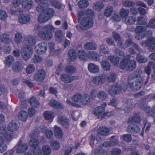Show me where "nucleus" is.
I'll return each instance as SVG.
<instances>
[{
	"label": "nucleus",
	"mask_w": 155,
	"mask_h": 155,
	"mask_svg": "<svg viewBox=\"0 0 155 155\" xmlns=\"http://www.w3.org/2000/svg\"><path fill=\"white\" fill-rule=\"evenodd\" d=\"M113 35L116 42L117 43V45L118 47L119 46H121L122 40L120 35L117 32H113Z\"/></svg>",
	"instance_id": "42"
},
{
	"label": "nucleus",
	"mask_w": 155,
	"mask_h": 155,
	"mask_svg": "<svg viewBox=\"0 0 155 155\" xmlns=\"http://www.w3.org/2000/svg\"><path fill=\"white\" fill-rule=\"evenodd\" d=\"M50 105L55 108L62 109L63 108V106L60 103L55 100H52L49 103Z\"/></svg>",
	"instance_id": "32"
},
{
	"label": "nucleus",
	"mask_w": 155,
	"mask_h": 155,
	"mask_svg": "<svg viewBox=\"0 0 155 155\" xmlns=\"http://www.w3.org/2000/svg\"><path fill=\"white\" fill-rule=\"evenodd\" d=\"M85 13L88 17L84 18L80 25V27L84 29L89 28L92 26L93 22L92 17L94 15V12L92 10L88 9L85 11Z\"/></svg>",
	"instance_id": "4"
},
{
	"label": "nucleus",
	"mask_w": 155,
	"mask_h": 155,
	"mask_svg": "<svg viewBox=\"0 0 155 155\" xmlns=\"http://www.w3.org/2000/svg\"><path fill=\"white\" fill-rule=\"evenodd\" d=\"M23 68V62L21 60L15 61L12 67L13 71L15 73L21 72Z\"/></svg>",
	"instance_id": "14"
},
{
	"label": "nucleus",
	"mask_w": 155,
	"mask_h": 155,
	"mask_svg": "<svg viewBox=\"0 0 155 155\" xmlns=\"http://www.w3.org/2000/svg\"><path fill=\"white\" fill-rule=\"evenodd\" d=\"M88 2L86 0H81L78 2V6L80 8H85L89 5Z\"/></svg>",
	"instance_id": "49"
},
{
	"label": "nucleus",
	"mask_w": 155,
	"mask_h": 155,
	"mask_svg": "<svg viewBox=\"0 0 155 155\" xmlns=\"http://www.w3.org/2000/svg\"><path fill=\"white\" fill-rule=\"evenodd\" d=\"M43 153L44 155H49L51 152V149L49 146L46 145L42 147Z\"/></svg>",
	"instance_id": "48"
},
{
	"label": "nucleus",
	"mask_w": 155,
	"mask_h": 155,
	"mask_svg": "<svg viewBox=\"0 0 155 155\" xmlns=\"http://www.w3.org/2000/svg\"><path fill=\"white\" fill-rule=\"evenodd\" d=\"M100 49L104 54H108L109 52L108 47L106 45H102L100 46Z\"/></svg>",
	"instance_id": "64"
},
{
	"label": "nucleus",
	"mask_w": 155,
	"mask_h": 155,
	"mask_svg": "<svg viewBox=\"0 0 155 155\" xmlns=\"http://www.w3.org/2000/svg\"><path fill=\"white\" fill-rule=\"evenodd\" d=\"M124 5L127 7L134 6L135 5V3L131 1L125 0L122 3Z\"/></svg>",
	"instance_id": "55"
},
{
	"label": "nucleus",
	"mask_w": 155,
	"mask_h": 155,
	"mask_svg": "<svg viewBox=\"0 0 155 155\" xmlns=\"http://www.w3.org/2000/svg\"><path fill=\"white\" fill-rule=\"evenodd\" d=\"M21 141L18 145L17 152L18 153H22L25 152L27 149L28 145L26 143H22Z\"/></svg>",
	"instance_id": "23"
},
{
	"label": "nucleus",
	"mask_w": 155,
	"mask_h": 155,
	"mask_svg": "<svg viewBox=\"0 0 155 155\" xmlns=\"http://www.w3.org/2000/svg\"><path fill=\"white\" fill-rule=\"evenodd\" d=\"M78 56L81 60H84L86 59L87 54L84 51L81 50L78 51Z\"/></svg>",
	"instance_id": "47"
},
{
	"label": "nucleus",
	"mask_w": 155,
	"mask_h": 155,
	"mask_svg": "<svg viewBox=\"0 0 155 155\" xmlns=\"http://www.w3.org/2000/svg\"><path fill=\"white\" fill-rule=\"evenodd\" d=\"M39 5L36 7V10L38 12H40L42 11L45 10L46 9H45V7L48 6V4L47 3H38Z\"/></svg>",
	"instance_id": "39"
},
{
	"label": "nucleus",
	"mask_w": 155,
	"mask_h": 155,
	"mask_svg": "<svg viewBox=\"0 0 155 155\" xmlns=\"http://www.w3.org/2000/svg\"><path fill=\"white\" fill-rule=\"evenodd\" d=\"M44 117L46 120H49L53 117V114L51 112L47 111L45 112Z\"/></svg>",
	"instance_id": "63"
},
{
	"label": "nucleus",
	"mask_w": 155,
	"mask_h": 155,
	"mask_svg": "<svg viewBox=\"0 0 155 155\" xmlns=\"http://www.w3.org/2000/svg\"><path fill=\"white\" fill-rule=\"evenodd\" d=\"M26 41L27 42L29 47L34 45L36 42V39L35 37L33 36H29L27 38Z\"/></svg>",
	"instance_id": "36"
},
{
	"label": "nucleus",
	"mask_w": 155,
	"mask_h": 155,
	"mask_svg": "<svg viewBox=\"0 0 155 155\" xmlns=\"http://www.w3.org/2000/svg\"><path fill=\"white\" fill-rule=\"evenodd\" d=\"M61 81L65 83H68L71 82L74 80L73 76L67 74H63L61 76Z\"/></svg>",
	"instance_id": "22"
},
{
	"label": "nucleus",
	"mask_w": 155,
	"mask_h": 155,
	"mask_svg": "<svg viewBox=\"0 0 155 155\" xmlns=\"http://www.w3.org/2000/svg\"><path fill=\"white\" fill-rule=\"evenodd\" d=\"M137 22L140 25H144L146 24L147 21L146 19L143 17L139 16L137 18Z\"/></svg>",
	"instance_id": "58"
},
{
	"label": "nucleus",
	"mask_w": 155,
	"mask_h": 155,
	"mask_svg": "<svg viewBox=\"0 0 155 155\" xmlns=\"http://www.w3.org/2000/svg\"><path fill=\"white\" fill-rule=\"evenodd\" d=\"M84 48L86 50H95L97 48L96 44L93 42H87L84 45Z\"/></svg>",
	"instance_id": "20"
},
{
	"label": "nucleus",
	"mask_w": 155,
	"mask_h": 155,
	"mask_svg": "<svg viewBox=\"0 0 155 155\" xmlns=\"http://www.w3.org/2000/svg\"><path fill=\"white\" fill-rule=\"evenodd\" d=\"M7 13L4 10L0 9V20L5 21L8 18Z\"/></svg>",
	"instance_id": "51"
},
{
	"label": "nucleus",
	"mask_w": 155,
	"mask_h": 155,
	"mask_svg": "<svg viewBox=\"0 0 155 155\" xmlns=\"http://www.w3.org/2000/svg\"><path fill=\"white\" fill-rule=\"evenodd\" d=\"M28 102L34 108L37 107L39 104L38 101L34 97H31L29 100Z\"/></svg>",
	"instance_id": "40"
},
{
	"label": "nucleus",
	"mask_w": 155,
	"mask_h": 155,
	"mask_svg": "<svg viewBox=\"0 0 155 155\" xmlns=\"http://www.w3.org/2000/svg\"><path fill=\"white\" fill-rule=\"evenodd\" d=\"M51 146L54 150H58L60 147L59 143L57 141H54L51 142Z\"/></svg>",
	"instance_id": "56"
},
{
	"label": "nucleus",
	"mask_w": 155,
	"mask_h": 155,
	"mask_svg": "<svg viewBox=\"0 0 155 155\" xmlns=\"http://www.w3.org/2000/svg\"><path fill=\"white\" fill-rule=\"evenodd\" d=\"M15 61L14 57L12 55H9L5 58V65L8 67L11 66V64Z\"/></svg>",
	"instance_id": "33"
},
{
	"label": "nucleus",
	"mask_w": 155,
	"mask_h": 155,
	"mask_svg": "<svg viewBox=\"0 0 155 155\" xmlns=\"http://www.w3.org/2000/svg\"><path fill=\"white\" fill-rule=\"evenodd\" d=\"M132 45L133 48H135L137 51H141V49L140 47L136 44L133 43L132 40L130 38L127 39L125 41L124 44H123L122 41L121 43V46H119V47L121 48L125 49Z\"/></svg>",
	"instance_id": "10"
},
{
	"label": "nucleus",
	"mask_w": 155,
	"mask_h": 155,
	"mask_svg": "<svg viewBox=\"0 0 155 155\" xmlns=\"http://www.w3.org/2000/svg\"><path fill=\"white\" fill-rule=\"evenodd\" d=\"M90 54L92 59L94 61H98L100 59V55L96 52L92 51L90 53Z\"/></svg>",
	"instance_id": "50"
},
{
	"label": "nucleus",
	"mask_w": 155,
	"mask_h": 155,
	"mask_svg": "<svg viewBox=\"0 0 155 155\" xmlns=\"http://www.w3.org/2000/svg\"><path fill=\"white\" fill-rule=\"evenodd\" d=\"M39 133L38 131L35 130L30 134V137L31 139L29 140V143L34 149V153L35 155H42L40 147L38 146V141L36 139L38 137Z\"/></svg>",
	"instance_id": "3"
},
{
	"label": "nucleus",
	"mask_w": 155,
	"mask_h": 155,
	"mask_svg": "<svg viewBox=\"0 0 155 155\" xmlns=\"http://www.w3.org/2000/svg\"><path fill=\"white\" fill-rule=\"evenodd\" d=\"M116 79V75L114 73H112L108 76L107 79L108 81L109 82H114Z\"/></svg>",
	"instance_id": "60"
},
{
	"label": "nucleus",
	"mask_w": 155,
	"mask_h": 155,
	"mask_svg": "<svg viewBox=\"0 0 155 155\" xmlns=\"http://www.w3.org/2000/svg\"><path fill=\"white\" fill-rule=\"evenodd\" d=\"M92 82L95 84L101 85L104 83V79L102 76H100L93 78Z\"/></svg>",
	"instance_id": "28"
},
{
	"label": "nucleus",
	"mask_w": 155,
	"mask_h": 155,
	"mask_svg": "<svg viewBox=\"0 0 155 155\" xmlns=\"http://www.w3.org/2000/svg\"><path fill=\"white\" fill-rule=\"evenodd\" d=\"M34 30L38 32V37L42 40L49 41L53 37L52 32L54 31V28L51 25L48 24L44 26H39L38 24L35 25Z\"/></svg>",
	"instance_id": "2"
},
{
	"label": "nucleus",
	"mask_w": 155,
	"mask_h": 155,
	"mask_svg": "<svg viewBox=\"0 0 155 155\" xmlns=\"http://www.w3.org/2000/svg\"><path fill=\"white\" fill-rule=\"evenodd\" d=\"M54 13V12L53 9L47 8L39 15L38 17V21L41 23L46 22L51 18Z\"/></svg>",
	"instance_id": "7"
},
{
	"label": "nucleus",
	"mask_w": 155,
	"mask_h": 155,
	"mask_svg": "<svg viewBox=\"0 0 155 155\" xmlns=\"http://www.w3.org/2000/svg\"><path fill=\"white\" fill-rule=\"evenodd\" d=\"M108 59L114 65L117 66L118 64L119 59L114 56H110L108 57Z\"/></svg>",
	"instance_id": "46"
},
{
	"label": "nucleus",
	"mask_w": 155,
	"mask_h": 155,
	"mask_svg": "<svg viewBox=\"0 0 155 155\" xmlns=\"http://www.w3.org/2000/svg\"><path fill=\"white\" fill-rule=\"evenodd\" d=\"M113 8L112 7L108 6L107 7L104 12V15L107 17H109L112 13Z\"/></svg>",
	"instance_id": "43"
},
{
	"label": "nucleus",
	"mask_w": 155,
	"mask_h": 155,
	"mask_svg": "<svg viewBox=\"0 0 155 155\" xmlns=\"http://www.w3.org/2000/svg\"><path fill=\"white\" fill-rule=\"evenodd\" d=\"M81 102L84 105L88 104L90 102V97L87 94H85L82 97Z\"/></svg>",
	"instance_id": "44"
},
{
	"label": "nucleus",
	"mask_w": 155,
	"mask_h": 155,
	"mask_svg": "<svg viewBox=\"0 0 155 155\" xmlns=\"http://www.w3.org/2000/svg\"><path fill=\"white\" fill-rule=\"evenodd\" d=\"M104 111L105 108L104 107L102 106H98L94 110L93 114L98 118L101 116V119H103L104 118L108 115V113L104 112Z\"/></svg>",
	"instance_id": "9"
},
{
	"label": "nucleus",
	"mask_w": 155,
	"mask_h": 155,
	"mask_svg": "<svg viewBox=\"0 0 155 155\" xmlns=\"http://www.w3.org/2000/svg\"><path fill=\"white\" fill-rule=\"evenodd\" d=\"M125 104H127V113L131 110L132 108L134 107L135 106V103L134 102L133 100L130 98L127 99L125 101Z\"/></svg>",
	"instance_id": "31"
},
{
	"label": "nucleus",
	"mask_w": 155,
	"mask_h": 155,
	"mask_svg": "<svg viewBox=\"0 0 155 155\" xmlns=\"http://www.w3.org/2000/svg\"><path fill=\"white\" fill-rule=\"evenodd\" d=\"M18 117L19 120L22 121H25L28 118V115L26 112L22 110L19 112Z\"/></svg>",
	"instance_id": "37"
},
{
	"label": "nucleus",
	"mask_w": 155,
	"mask_h": 155,
	"mask_svg": "<svg viewBox=\"0 0 155 155\" xmlns=\"http://www.w3.org/2000/svg\"><path fill=\"white\" fill-rule=\"evenodd\" d=\"M144 111L146 112L148 117H152L155 115V109L154 108L147 107L144 109Z\"/></svg>",
	"instance_id": "38"
},
{
	"label": "nucleus",
	"mask_w": 155,
	"mask_h": 155,
	"mask_svg": "<svg viewBox=\"0 0 155 155\" xmlns=\"http://www.w3.org/2000/svg\"><path fill=\"white\" fill-rule=\"evenodd\" d=\"M142 71L137 69L128 77V85L133 91H137L140 89L144 82V78L141 75Z\"/></svg>",
	"instance_id": "1"
},
{
	"label": "nucleus",
	"mask_w": 155,
	"mask_h": 155,
	"mask_svg": "<svg viewBox=\"0 0 155 155\" xmlns=\"http://www.w3.org/2000/svg\"><path fill=\"white\" fill-rule=\"evenodd\" d=\"M129 13V11L128 9L122 8L120 10V14L122 18H125L128 16Z\"/></svg>",
	"instance_id": "53"
},
{
	"label": "nucleus",
	"mask_w": 155,
	"mask_h": 155,
	"mask_svg": "<svg viewBox=\"0 0 155 155\" xmlns=\"http://www.w3.org/2000/svg\"><path fill=\"white\" fill-rule=\"evenodd\" d=\"M97 96L99 99L103 101L107 98V95L104 91H100L97 93Z\"/></svg>",
	"instance_id": "45"
},
{
	"label": "nucleus",
	"mask_w": 155,
	"mask_h": 155,
	"mask_svg": "<svg viewBox=\"0 0 155 155\" xmlns=\"http://www.w3.org/2000/svg\"><path fill=\"white\" fill-rule=\"evenodd\" d=\"M32 52L31 48L28 45L23 46L21 52L22 58L25 61L29 60L31 57Z\"/></svg>",
	"instance_id": "8"
},
{
	"label": "nucleus",
	"mask_w": 155,
	"mask_h": 155,
	"mask_svg": "<svg viewBox=\"0 0 155 155\" xmlns=\"http://www.w3.org/2000/svg\"><path fill=\"white\" fill-rule=\"evenodd\" d=\"M147 30V27L138 26L135 28V32L137 34L142 33Z\"/></svg>",
	"instance_id": "54"
},
{
	"label": "nucleus",
	"mask_w": 155,
	"mask_h": 155,
	"mask_svg": "<svg viewBox=\"0 0 155 155\" xmlns=\"http://www.w3.org/2000/svg\"><path fill=\"white\" fill-rule=\"evenodd\" d=\"M123 140L125 142L129 143L132 140L131 136L130 134H125L121 136Z\"/></svg>",
	"instance_id": "61"
},
{
	"label": "nucleus",
	"mask_w": 155,
	"mask_h": 155,
	"mask_svg": "<svg viewBox=\"0 0 155 155\" xmlns=\"http://www.w3.org/2000/svg\"><path fill=\"white\" fill-rule=\"evenodd\" d=\"M136 59L139 63H145L147 61V60L146 57L140 54H137L136 56Z\"/></svg>",
	"instance_id": "41"
},
{
	"label": "nucleus",
	"mask_w": 155,
	"mask_h": 155,
	"mask_svg": "<svg viewBox=\"0 0 155 155\" xmlns=\"http://www.w3.org/2000/svg\"><path fill=\"white\" fill-rule=\"evenodd\" d=\"M35 69L34 65L32 64L28 65L26 68V71L27 73L30 74L34 71Z\"/></svg>",
	"instance_id": "57"
},
{
	"label": "nucleus",
	"mask_w": 155,
	"mask_h": 155,
	"mask_svg": "<svg viewBox=\"0 0 155 155\" xmlns=\"http://www.w3.org/2000/svg\"><path fill=\"white\" fill-rule=\"evenodd\" d=\"M31 20L30 15L28 14H20L18 18V21L21 24H26Z\"/></svg>",
	"instance_id": "16"
},
{
	"label": "nucleus",
	"mask_w": 155,
	"mask_h": 155,
	"mask_svg": "<svg viewBox=\"0 0 155 155\" xmlns=\"http://www.w3.org/2000/svg\"><path fill=\"white\" fill-rule=\"evenodd\" d=\"M54 134L58 138H61L62 137V132L61 128L59 127L55 126L54 127Z\"/></svg>",
	"instance_id": "34"
},
{
	"label": "nucleus",
	"mask_w": 155,
	"mask_h": 155,
	"mask_svg": "<svg viewBox=\"0 0 155 155\" xmlns=\"http://www.w3.org/2000/svg\"><path fill=\"white\" fill-rule=\"evenodd\" d=\"M98 131V133L97 134L96 137L94 134H92L91 136L90 144L92 147H94V145L95 143L97 144L98 141L101 140V137L99 136L100 135L106 136L109 134L110 131L107 128L102 126L99 127Z\"/></svg>",
	"instance_id": "5"
},
{
	"label": "nucleus",
	"mask_w": 155,
	"mask_h": 155,
	"mask_svg": "<svg viewBox=\"0 0 155 155\" xmlns=\"http://www.w3.org/2000/svg\"><path fill=\"white\" fill-rule=\"evenodd\" d=\"M65 72L70 74H72L75 72V69L72 66L68 65L65 68Z\"/></svg>",
	"instance_id": "52"
},
{
	"label": "nucleus",
	"mask_w": 155,
	"mask_h": 155,
	"mask_svg": "<svg viewBox=\"0 0 155 155\" xmlns=\"http://www.w3.org/2000/svg\"><path fill=\"white\" fill-rule=\"evenodd\" d=\"M141 44L142 46L148 47L151 51L155 49V40L152 37L149 38L146 41H143Z\"/></svg>",
	"instance_id": "11"
},
{
	"label": "nucleus",
	"mask_w": 155,
	"mask_h": 155,
	"mask_svg": "<svg viewBox=\"0 0 155 155\" xmlns=\"http://www.w3.org/2000/svg\"><path fill=\"white\" fill-rule=\"evenodd\" d=\"M22 36L21 33L17 32L15 34L14 40L17 43H20L22 40Z\"/></svg>",
	"instance_id": "59"
},
{
	"label": "nucleus",
	"mask_w": 155,
	"mask_h": 155,
	"mask_svg": "<svg viewBox=\"0 0 155 155\" xmlns=\"http://www.w3.org/2000/svg\"><path fill=\"white\" fill-rule=\"evenodd\" d=\"M127 70L131 71L134 70L136 67V62L134 60L128 61Z\"/></svg>",
	"instance_id": "24"
},
{
	"label": "nucleus",
	"mask_w": 155,
	"mask_h": 155,
	"mask_svg": "<svg viewBox=\"0 0 155 155\" xmlns=\"http://www.w3.org/2000/svg\"><path fill=\"white\" fill-rule=\"evenodd\" d=\"M58 121L62 126L68 128L69 125V120L65 116L59 117L58 118Z\"/></svg>",
	"instance_id": "18"
},
{
	"label": "nucleus",
	"mask_w": 155,
	"mask_h": 155,
	"mask_svg": "<svg viewBox=\"0 0 155 155\" xmlns=\"http://www.w3.org/2000/svg\"><path fill=\"white\" fill-rule=\"evenodd\" d=\"M34 3L33 0H24L21 2V5L24 9L29 10L33 7Z\"/></svg>",
	"instance_id": "17"
},
{
	"label": "nucleus",
	"mask_w": 155,
	"mask_h": 155,
	"mask_svg": "<svg viewBox=\"0 0 155 155\" xmlns=\"http://www.w3.org/2000/svg\"><path fill=\"white\" fill-rule=\"evenodd\" d=\"M46 73L43 69L38 71L35 73L34 78L37 82H40L43 81L45 78Z\"/></svg>",
	"instance_id": "13"
},
{
	"label": "nucleus",
	"mask_w": 155,
	"mask_h": 155,
	"mask_svg": "<svg viewBox=\"0 0 155 155\" xmlns=\"http://www.w3.org/2000/svg\"><path fill=\"white\" fill-rule=\"evenodd\" d=\"M56 39L58 43H61L64 40V34L62 31L59 30L55 33Z\"/></svg>",
	"instance_id": "26"
},
{
	"label": "nucleus",
	"mask_w": 155,
	"mask_h": 155,
	"mask_svg": "<svg viewBox=\"0 0 155 155\" xmlns=\"http://www.w3.org/2000/svg\"><path fill=\"white\" fill-rule=\"evenodd\" d=\"M104 7V5L103 3L100 2H96L94 5L95 8L98 11H100Z\"/></svg>",
	"instance_id": "62"
},
{
	"label": "nucleus",
	"mask_w": 155,
	"mask_h": 155,
	"mask_svg": "<svg viewBox=\"0 0 155 155\" xmlns=\"http://www.w3.org/2000/svg\"><path fill=\"white\" fill-rule=\"evenodd\" d=\"M120 85L117 84L111 86L108 91V93L111 96H114L119 94L121 91Z\"/></svg>",
	"instance_id": "12"
},
{
	"label": "nucleus",
	"mask_w": 155,
	"mask_h": 155,
	"mask_svg": "<svg viewBox=\"0 0 155 155\" xmlns=\"http://www.w3.org/2000/svg\"><path fill=\"white\" fill-rule=\"evenodd\" d=\"M47 45L44 42L38 44L35 47V50L38 53L42 54L45 52L47 49Z\"/></svg>",
	"instance_id": "15"
},
{
	"label": "nucleus",
	"mask_w": 155,
	"mask_h": 155,
	"mask_svg": "<svg viewBox=\"0 0 155 155\" xmlns=\"http://www.w3.org/2000/svg\"><path fill=\"white\" fill-rule=\"evenodd\" d=\"M68 57L71 61H73L76 59V53L75 50L73 49L70 50L68 52Z\"/></svg>",
	"instance_id": "35"
},
{
	"label": "nucleus",
	"mask_w": 155,
	"mask_h": 155,
	"mask_svg": "<svg viewBox=\"0 0 155 155\" xmlns=\"http://www.w3.org/2000/svg\"><path fill=\"white\" fill-rule=\"evenodd\" d=\"M88 69L90 72L94 73L98 72L99 70L98 67L93 63H90L88 64Z\"/></svg>",
	"instance_id": "29"
},
{
	"label": "nucleus",
	"mask_w": 155,
	"mask_h": 155,
	"mask_svg": "<svg viewBox=\"0 0 155 155\" xmlns=\"http://www.w3.org/2000/svg\"><path fill=\"white\" fill-rule=\"evenodd\" d=\"M0 40L1 42L5 43H9L12 41V38L9 37V35L5 33L0 35Z\"/></svg>",
	"instance_id": "19"
},
{
	"label": "nucleus",
	"mask_w": 155,
	"mask_h": 155,
	"mask_svg": "<svg viewBox=\"0 0 155 155\" xmlns=\"http://www.w3.org/2000/svg\"><path fill=\"white\" fill-rule=\"evenodd\" d=\"M141 121V118L139 114H136L134 116L129 118L127 120V123H138Z\"/></svg>",
	"instance_id": "21"
},
{
	"label": "nucleus",
	"mask_w": 155,
	"mask_h": 155,
	"mask_svg": "<svg viewBox=\"0 0 155 155\" xmlns=\"http://www.w3.org/2000/svg\"><path fill=\"white\" fill-rule=\"evenodd\" d=\"M136 21V17L131 16L126 18L124 19V22L126 25H131L134 24Z\"/></svg>",
	"instance_id": "27"
},
{
	"label": "nucleus",
	"mask_w": 155,
	"mask_h": 155,
	"mask_svg": "<svg viewBox=\"0 0 155 155\" xmlns=\"http://www.w3.org/2000/svg\"><path fill=\"white\" fill-rule=\"evenodd\" d=\"M102 69L106 71H109L110 69V65L109 62L106 60H102L100 63Z\"/></svg>",
	"instance_id": "25"
},
{
	"label": "nucleus",
	"mask_w": 155,
	"mask_h": 155,
	"mask_svg": "<svg viewBox=\"0 0 155 155\" xmlns=\"http://www.w3.org/2000/svg\"><path fill=\"white\" fill-rule=\"evenodd\" d=\"M4 137L7 140H10L12 138L11 134L6 131L5 128L0 127V153L4 152L7 150V146L4 144Z\"/></svg>",
	"instance_id": "6"
},
{
	"label": "nucleus",
	"mask_w": 155,
	"mask_h": 155,
	"mask_svg": "<svg viewBox=\"0 0 155 155\" xmlns=\"http://www.w3.org/2000/svg\"><path fill=\"white\" fill-rule=\"evenodd\" d=\"M19 128V126L14 121H12L8 125V128L11 131L16 130Z\"/></svg>",
	"instance_id": "30"
}]
</instances>
